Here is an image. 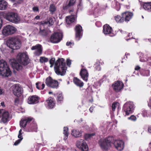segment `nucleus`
I'll use <instances>...</instances> for the list:
<instances>
[{
    "instance_id": "obj_22",
    "label": "nucleus",
    "mask_w": 151,
    "mask_h": 151,
    "mask_svg": "<svg viewBox=\"0 0 151 151\" xmlns=\"http://www.w3.org/2000/svg\"><path fill=\"white\" fill-rule=\"evenodd\" d=\"M80 74L82 78L84 81H87L88 76L87 70L85 68H82L80 73Z\"/></svg>"
},
{
    "instance_id": "obj_10",
    "label": "nucleus",
    "mask_w": 151,
    "mask_h": 151,
    "mask_svg": "<svg viewBox=\"0 0 151 151\" xmlns=\"http://www.w3.org/2000/svg\"><path fill=\"white\" fill-rule=\"evenodd\" d=\"M63 35L59 32H54L53 34L50 38L51 42L53 43H57L60 42L62 39Z\"/></svg>"
},
{
    "instance_id": "obj_7",
    "label": "nucleus",
    "mask_w": 151,
    "mask_h": 151,
    "mask_svg": "<svg viewBox=\"0 0 151 151\" xmlns=\"http://www.w3.org/2000/svg\"><path fill=\"white\" fill-rule=\"evenodd\" d=\"M134 105L133 102L129 101L126 102L123 105V110L125 112L126 115H128L134 111Z\"/></svg>"
},
{
    "instance_id": "obj_52",
    "label": "nucleus",
    "mask_w": 151,
    "mask_h": 151,
    "mask_svg": "<svg viewBox=\"0 0 151 151\" xmlns=\"http://www.w3.org/2000/svg\"><path fill=\"white\" fill-rule=\"evenodd\" d=\"M66 61L67 65L70 66L71 64V60L69 59H67Z\"/></svg>"
},
{
    "instance_id": "obj_40",
    "label": "nucleus",
    "mask_w": 151,
    "mask_h": 151,
    "mask_svg": "<svg viewBox=\"0 0 151 151\" xmlns=\"http://www.w3.org/2000/svg\"><path fill=\"white\" fill-rule=\"evenodd\" d=\"M86 91L87 92V94H90L93 93V91L92 89V87L89 86L86 89Z\"/></svg>"
},
{
    "instance_id": "obj_38",
    "label": "nucleus",
    "mask_w": 151,
    "mask_h": 151,
    "mask_svg": "<svg viewBox=\"0 0 151 151\" xmlns=\"http://www.w3.org/2000/svg\"><path fill=\"white\" fill-rule=\"evenodd\" d=\"M119 104L117 102H114L113 103L112 106V110L114 111L115 110L116 108H119Z\"/></svg>"
},
{
    "instance_id": "obj_57",
    "label": "nucleus",
    "mask_w": 151,
    "mask_h": 151,
    "mask_svg": "<svg viewBox=\"0 0 151 151\" xmlns=\"http://www.w3.org/2000/svg\"><path fill=\"white\" fill-rule=\"evenodd\" d=\"M148 106L150 108H151V97L150 99V102L148 104Z\"/></svg>"
},
{
    "instance_id": "obj_36",
    "label": "nucleus",
    "mask_w": 151,
    "mask_h": 151,
    "mask_svg": "<svg viewBox=\"0 0 151 151\" xmlns=\"http://www.w3.org/2000/svg\"><path fill=\"white\" fill-rule=\"evenodd\" d=\"M22 134H19L18 136V137L19 138V139L17 140L16 142L14 143V145H17L18 144H19L21 142L22 140L23 139V137H22Z\"/></svg>"
},
{
    "instance_id": "obj_14",
    "label": "nucleus",
    "mask_w": 151,
    "mask_h": 151,
    "mask_svg": "<svg viewBox=\"0 0 151 151\" xmlns=\"http://www.w3.org/2000/svg\"><path fill=\"white\" fill-rule=\"evenodd\" d=\"M114 90L118 92L120 91L124 86L123 83L121 81H116L112 85Z\"/></svg>"
},
{
    "instance_id": "obj_15",
    "label": "nucleus",
    "mask_w": 151,
    "mask_h": 151,
    "mask_svg": "<svg viewBox=\"0 0 151 151\" xmlns=\"http://www.w3.org/2000/svg\"><path fill=\"white\" fill-rule=\"evenodd\" d=\"M133 15L132 13L126 11L122 13L121 15L123 19V22L125 21L127 23L131 19Z\"/></svg>"
},
{
    "instance_id": "obj_41",
    "label": "nucleus",
    "mask_w": 151,
    "mask_h": 151,
    "mask_svg": "<svg viewBox=\"0 0 151 151\" xmlns=\"http://www.w3.org/2000/svg\"><path fill=\"white\" fill-rule=\"evenodd\" d=\"M40 62L43 63L44 62H47L48 61V60L47 58L45 57H40Z\"/></svg>"
},
{
    "instance_id": "obj_3",
    "label": "nucleus",
    "mask_w": 151,
    "mask_h": 151,
    "mask_svg": "<svg viewBox=\"0 0 151 151\" xmlns=\"http://www.w3.org/2000/svg\"><path fill=\"white\" fill-rule=\"evenodd\" d=\"M114 141L112 137H109L105 139H101L99 141V144L101 148L104 150H107L111 146Z\"/></svg>"
},
{
    "instance_id": "obj_8",
    "label": "nucleus",
    "mask_w": 151,
    "mask_h": 151,
    "mask_svg": "<svg viewBox=\"0 0 151 151\" xmlns=\"http://www.w3.org/2000/svg\"><path fill=\"white\" fill-rule=\"evenodd\" d=\"M45 83L48 87L52 88H57L58 87V81L53 80L50 77L47 78L45 80Z\"/></svg>"
},
{
    "instance_id": "obj_17",
    "label": "nucleus",
    "mask_w": 151,
    "mask_h": 151,
    "mask_svg": "<svg viewBox=\"0 0 151 151\" xmlns=\"http://www.w3.org/2000/svg\"><path fill=\"white\" fill-rule=\"evenodd\" d=\"M10 64L13 69H16L17 70H19L22 69V66L17 62V61L15 59H11L10 61Z\"/></svg>"
},
{
    "instance_id": "obj_49",
    "label": "nucleus",
    "mask_w": 151,
    "mask_h": 151,
    "mask_svg": "<svg viewBox=\"0 0 151 151\" xmlns=\"http://www.w3.org/2000/svg\"><path fill=\"white\" fill-rule=\"evenodd\" d=\"M32 10L34 12H39V9L37 6H35L32 8Z\"/></svg>"
},
{
    "instance_id": "obj_23",
    "label": "nucleus",
    "mask_w": 151,
    "mask_h": 151,
    "mask_svg": "<svg viewBox=\"0 0 151 151\" xmlns=\"http://www.w3.org/2000/svg\"><path fill=\"white\" fill-rule=\"evenodd\" d=\"M33 119L32 117H27L21 120L20 122V126L23 127H25L27 124L30 122Z\"/></svg>"
},
{
    "instance_id": "obj_43",
    "label": "nucleus",
    "mask_w": 151,
    "mask_h": 151,
    "mask_svg": "<svg viewBox=\"0 0 151 151\" xmlns=\"http://www.w3.org/2000/svg\"><path fill=\"white\" fill-rule=\"evenodd\" d=\"M55 59L54 58H51L49 60V63L50 64V67L52 68L53 66L55 63Z\"/></svg>"
},
{
    "instance_id": "obj_44",
    "label": "nucleus",
    "mask_w": 151,
    "mask_h": 151,
    "mask_svg": "<svg viewBox=\"0 0 151 151\" xmlns=\"http://www.w3.org/2000/svg\"><path fill=\"white\" fill-rule=\"evenodd\" d=\"M19 96H17V97L15 98L14 102L15 104H17L19 103V101L21 99L22 97L19 95Z\"/></svg>"
},
{
    "instance_id": "obj_30",
    "label": "nucleus",
    "mask_w": 151,
    "mask_h": 151,
    "mask_svg": "<svg viewBox=\"0 0 151 151\" xmlns=\"http://www.w3.org/2000/svg\"><path fill=\"white\" fill-rule=\"evenodd\" d=\"M48 34V31L45 29H42L41 27L40 28V31L39 32V35L42 36H47Z\"/></svg>"
},
{
    "instance_id": "obj_24",
    "label": "nucleus",
    "mask_w": 151,
    "mask_h": 151,
    "mask_svg": "<svg viewBox=\"0 0 151 151\" xmlns=\"http://www.w3.org/2000/svg\"><path fill=\"white\" fill-rule=\"evenodd\" d=\"M77 16L74 15L67 16L66 17V22L67 24H70L76 21Z\"/></svg>"
},
{
    "instance_id": "obj_21",
    "label": "nucleus",
    "mask_w": 151,
    "mask_h": 151,
    "mask_svg": "<svg viewBox=\"0 0 151 151\" xmlns=\"http://www.w3.org/2000/svg\"><path fill=\"white\" fill-rule=\"evenodd\" d=\"M41 47L40 45L37 44L35 46H32L31 49L32 50H36L35 54L36 55L39 56L42 54V52Z\"/></svg>"
},
{
    "instance_id": "obj_2",
    "label": "nucleus",
    "mask_w": 151,
    "mask_h": 151,
    "mask_svg": "<svg viewBox=\"0 0 151 151\" xmlns=\"http://www.w3.org/2000/svg\"><path fill=\"white\" fill-rule=\"evenodd\" d=\"M12 72L7 63L3 60H0V75L3 76L8 77L11 76Z\"/></svg>"
},
{
    "instance_id": "obj_48",
    "label": "nucleus",
    "mask_w": 151,
    "mask_h": 151,
    "mask_svg": "<svg viewBox=\"0 0 151 151\" xmlns=\"http://www.w3.org/2000/svg\"><path fill=\"white\" fill-rule=\"evenodd\" d=\"M71 7L70 5H69L68 4L67 5H66L65 6L64 5L63 6V9L64 10H67L69 9V8Z\"/></svg>"
},
{
    "instance_id": "obj_53",
    "label": "nucleus",
    "mask_w": 151,
    "mask_h": 151,
    "mask_svg": "<svg viewBox=\"0 0 151 151\" xmlns=\"http://www.w3.org/2000/svg\"><path fill=\"white\" fill-rule=\"evenodd\" d=\"M13 1L17 2V3H21L23 0H13Z\"/></svg>"
},
{
    "instance_id": "obj_16",
    "label": "nucleus",
    "mask_w": 151,
    "mask_h": 151,
    "mask_svg": "<svg viewBox=\"0 0 151 151\" xmlns=\"http://www.w3.org/2000/svg\"><path fill=\"white\" fill-rule=\"evenodd\" d=\"M133 15L132 13L126 11L122 13L121 15L123 19V22L125 21L127 23L131 19Z\"/></svg>"
},
{
    "instance_id": "obj_39",
    "label": "nucleus",
    "mask_w": 151,
    "mask_h": 151,
    "mask_svg": "<svg viewBox=\"0 0 151 151\" xmlns=\"http://www.w3.org/2000/svg\"><path fill=\"white\" fill-rule=\"evenodd\" d=\"M37 127L36 123H34L31 124V131H37Z\"/></svg>"
},
{
    "instance_id": "obj_6",
    "label": "nucleus",
    "mask_w": 151,
    "mask_h": 151,
    "mask_svg": "<svg viewBox=\"0 0 151 151\" xmlns=\"http://www.w3.org/2000/svg\"><path fill=\"white\" fill-rule=\"evenodd\" d=\"M17 59L19 63L24 65H28L29 61L28 56L24 53H19L17 55Z\"/></svg>"
},
{
    "instance_id": "obj_64",
    "label": "nucleus",
    "mask_w": 151,
    "mask_h": 151,
    "mask_svg": "<svg viewBox=\"0 0 151 151\" xmlns=\"http://www.w3.org/2000/svg\"><path fill=\"white\" fill-rule=\"evenodd\" d=\"M4 104V103L3 102H1V104L3 106V104Z\"/></svg>"
},
{
    "instance_id": "obj_19",
    "label": "nucleus",
    "mask_w": 151,
    "mask_h": 151,
    "mask_svg": "<svg viewBox=\"0 0 151 151\" xmlns=\"http://www.w3.org/2000/svg\"><path fill=\"white\" fill-rule=\"evenodd\" d=\"M115 148L118 150H121L124 148V142L121 140H115L114 142H113Z\"/></svg>"
},
{
    "instance_id": "obj_58",
    "label": "nucleus",
    "mask_w": 151,
    "mask_h": 151,
    "mask_svg": "<svg viewBox=\"0 0 151 151\" xmlns=\"http://www.w3.org/2000/svg\"><path fill=\"white\" fill-rule=\"evenodd\" d=\"M148 132L149 133H151V126L148 127Z\"/></svg>"
},
{
    "instance_id": "obj_27",
    "label": "nucleus",
    "mask_w": 151,
    "mask_h": 151,
    "mask_svg": "<svg viewBox=\"0 0 151 151\" xmlns=\"http://www.w3.org/2000/svg\"><path fill=\"white\" fill-rule=\"evenodd\" d=\"M48 106L50 108H52L55 104L54 100L51 97H50L46 100Z\"/></svg>"
},
{
    "instance_id": "obj_26",
    "label": "nucleus",
    "mask_w": 151,
    "mask_h": 151,
    "mask_svg": "<svg viewBox=\"0 0 151 151\" xmlns=\"http://www.w3.org/2000/svg\"><path fill=\"white\" fill-rule=\"evenodd\" d=\"M73 82L75 85L80 88H81L83 86V83L77 77H74Z\"/></svg>"
},
{
    "instance_id": "obj_63",
    "label": "nucleus",
    "mask_w": 151,
    "mask_h": 151,
    "mask_svg": "<svg viewBox=\"0 0 151 151\" xmlns=\"http://www.w3.org/2000/svg\"><path fill=\"white\" fill-rule=\"evenodd\" d=\"M130 38H128H128H127V39H126V40H127V41H128L129 40H130Z\"/></svg>"
},
{
    "instance_id": "obj_32",
    "label": "nucleus",
    "mask_w": 151,
    "mask_h": 151,
    "mask_svg": "<svg viewBox=\"0 0 151 151\" xmlns=\"http://www.w3.org/2000/svg\"><path fill=\"white\" fill-rule=\"evenodd\" d=\"M68 128L67 127H64L63 128V134H64V139L66 140L67 139L69 134L68 132Z\"/></svg>"
},
{
    "instance_id": "obj_11",
    "label": "nucleus",
    "mask_w": 151,
    "mask_h": 151,
    "mask_svg": "<svg viewBox=\"0 0 151 151\" xmlns=\"http://www.w3.org/2000/svg\"><path fill=\"white\" fill-rule=\"evenodd\" d=\"M76 145L78 148L83 151H87L88 150L87 144L83 139H80L77 140Z\"/></svg>"
},
{
    "instance_id": "obj_61",
    "label": "nucleus",
    "mask_w": 151,
    "mask_h": 151,
    "mask_svg": "<svg viewBox=\"0 0 151 151\" xmlns=\"http://www.w3.org/2000/svg\"><path fill=\"white\" fill-rule=\"evenodd\" d=\"M93 107L91 106L89 110V111L91 112H92L93 110Z\"/></svg>"
},
{
    "instance_id": "obj_55",
    "label": "nucleus",
    "mask_w": 151,
    "mask_h": 151,
    "mask_svg": "<svg viewBox=\"0 0 151 151\" xmlns=\"http://www.w3.org/2000/svg\"><path fill=\"white\" fill-rule=\"evenodd\" d=\"M140 67L138 65L136 66L135 67L134 69L136 70H138L140 69Z\"/></svg>"
},
{
    "instance_id": "obj_37",
    "label": "nucleus",
    "mask_w": 151,
    "mask_h": 151,
    "mask_svg": "<svg viewBox=\"0 0 151 151\" xmlns=\"http://www.w3.org/2000/svg\"><path fill=\"white\" fill-rule=\"evenodd\" d=\"M142 115L144 117L150 116H151V113L150 111L145 110L142 112Z\"/></svg>"
},
{
    "instance_id": "obj_50",
    "label": "nucleus",
    "mask_w": 151,
    "mask_h": 151,
    "mask_svg": "<svg viewBox=\"0 0 151 151\" xmlns=\"http://www.w3.org/2000/svg\"><path fill=\"white\" fill-rule=\"evenodd\" d=\"M128 119L132 121H135L136 120V117L132 115L128 118Z\"/></svg>"
},
{
    "instance_id": "obj_56",
    "label": "nucleus",
    "mask_w": 151,
    "mask_h": 151,
    "mask_svg": "<svg viewBox=\"0 0 151 151\" xmlns=\"http://www.w3.org/2000/svg\"><path fill=\"white\" fill-rule=\"evenodd\" d=\"M40 16L39 15L36 16L34 18V20H39L40 19Z\"/></svg>"
},
{
    "instance_id": "obj_13",
    "label": "nucleus",
    "mask_w": 151,
    "mask_h": 151,
    "mask_svg": "<svg viewBox=\"0 0 151 151\" xmlns=\"http://www.w3.org/2000/svg\"><path fill=\"white\" fill-rule=\"evenodd\" d=\"M103 33L105 35H109L111 37L115 35L116 34L113 32L112 27L108 24H105L103 26Z\"/></svg>"
},
{
    "instance_id": "obj_59",
    "label": "nucleus",
    "mask_w": 151,
    "mask_h": 151,
    "mask_svg": "<svg viewBox=\"0 0 151 151\" xmlns=\"http://www.w3.org/2000/svg\"><path fill=\"white\" fill-rule=\"evenodd\" d=\"M95 68L99 70H100V68L99 65H97L95 67Z\"/></svg>"
},
{
    "instance_id": "obj_18",
    "label": "nucleus",
    "mask_w": 151,
    "mask_h": 151,
    "mask_svg": "<svg viewBox=\"0 0 151 151\" xmlns=\"http://www.w3.org/2000/svg\"><path fill=\"white\" fill-rule=\"evenodd\" d=\"M1 115H2V117L1 120V122H2L4 123H6L9 121L11 118L8 112L5 111L3 110V113H2Z\"/></svg>"
},
{
    "instance_id": "obj_54",
    "label": "nucleus",
    "mask_w": 151,
    "mask_h": 151,
    "mask_svg": "<svg viewBox=\"0 0 151 151\" xmlns=\"http://www.w3.org/2000/svg\"><path fill=\"white\" fill-rule=\"evenodd\" d=\"M4 90L0 87V94H2L4 93Z\"/></svg>"
},
{
    "instance_id": "obj_60",
    "label": "nucleus",
    "mask_w": 151,
    "mask_h": 151,
    "mask_svg": "<svg viewBox=\"0 0 151 151\" xmlns=\"http://www.w3.org/2000/svg\"><path fill=\"white\" fill-rule=\"evenodd\" d=\"M72 44V42H66V45L68 46L69 45H70L71 44Z\"/></svg>"
},
{
    "instance_id": "obj_28",
    "label": "nucleus",
    "mask_w": 151,
    "mask_h": 151,
    "mask_svg": "<svg viewBox=\"0 0 151 151\" xmlns=\"http://www.w3.org/2000/svg\"><path fill=\"white\" fill-rule=\"evenodd\" d=\"M71 134L72 135L76 137H81L82 135L81 132L77 129L72 130Z\"/></svg>"
},
{
    "instance_id": "obj_4",
    "label": "nucleus",
    "mask_w": 151,
    "mask_h": 151,
    "mask_svg": "<svg viewBox=\"0 0 151 151\" xmlns=\"http://www.w3.org/2000/svg\"><path fill=\"white\" fill-rule=\"evenodd\" d=\"M7 44L10 48L14 50L19 49L21 46L20 40L16 37L10 38L7 41Z\"/></svg>"
},
{
    "instance_id": "obj_33",
    "label": "nucleus",
    "mask_w": 151,
    "mask_h": 151,
    "mask_svg": "<svg viewBox=\"0 0 151 151\" xmlns=\"http://www.w3.org/2000/svg\"><path fill=\"white\" fill-rule=\"evenodd\" d=\"M49 10L51 14H53L56 10V7L54 4H52L50 5Z\"/></svg>"
},
{
    "instance_id": "obj_51",
    "label": "nucleus",
    "mask_w": 151,
    "mask_h": 151,
    "mask_svg": "<svg viewBox=\"0 0 151 151\" xmlns=\"http://www.w3.org/2000/svg\"><path fill=\"white\" fill-rule=\"evenodd\" d=\"M48 23V22H47V21H43L42 22H40V25H43L44 24H47Z\"/></svg>"
},
{
    "instance_id": "obj_35",
    "label": "nucleus",
    "mask_w": 151,
    "mask_h": 151,
    "mask_svg": "<svg viewBox=\"0 0 151 151\" xmlns=\"http://www.w3.org/2000/svg\"><path fill=\"white\" fill-rule=\"evenodd\" d=\"M115 20L117 23H122L123 22V19H122V16L117 15L114 17Z\"/></svg>"
},
{
    "instance_id": "obj_25",
    "label": "nucleus",
    "mask_w": 151,
    "mask_h": 151,
    "mask_svg": "<svg viewBox=\"0 0 151 151\" xmlns=\"http://www.w3.org/2000/svg\"><path fill=\"white\" fill-rule=\"evenodd\" d=\"M14 94H22L23 93V89L19 85L15 86L13 90Z\"/></svg>"
},
{
    "instance_id": "obj_31",
    "label": "nucleus",
    "mask_w": 151,
    "mask_h": 151,
    "mask_svg": "<svg viewBox=\"0 0 151 151\" xmlns=\"http://www.w3.org/2000/svg\"><path fill=\"white\" fill-rule=\"evenodd\" d=\"M143 8L145 10L151 12V2L145 3L143 5Z\"/></svg>"
},
{
    "instance_id": "obj_46",
    "label": "nucleus",
    "mask_w": 151,
    "mask_h": 151,
    "mask_svg": "<svg viewBox=\"0 0 151 151\" xmlns=\"http://www.w3.org/2000/svg\"><path fill=\"white\" fill-rule=\"evenodd\" d=\"M76 2V0H70L69 3V5H70L71 6H73Z\"/></svg>"
},
{
    "instance_id": "obj_34",
    "label": "nucleus",
    "mask_w": 151,
    "mask_h": 151,
    "mask_svg": "<svg viewBox=\"0 0 151 151\" xmlns=\"http://www.w3.org/2000/svg\"><path fill=\"white\" fill-rule=\"evenodd\" d=\"M36 88L39 90L43 89L45 86V84L44 83L42 84L41 82H38L36 83Z\"/></svg>"
},
{
    "instance_id": "obj_62",
    "label": "nucleus",
    "mask_w": 151,
    "mask_h": 151,
    "mask_svg": "<svg viewBox=\"0 0 151 151\" xmlns=\"http://www.w3.org/2000/svg\"><path fill=\"white\" fill-rule=\"evenodd\" d=\"M22 129H20L19 131V134H20V133L22 134Z\"/></svg>"
},
{
    "instance_id": "obj_9",
    "label": "nucleus",
    "mask_w": 151,
    "mask_h": 151,
    "mask_svg": "<svg viewBox=\"0 0 151 151\" xmlns=\"http://www.w3.org/2000/svg\"><path fill=\"white\" fill-rule=\"evenodd\" d=\"M16 28L10 25H7L4 27L2 31L3 35L6 36L14 34L15 32Z\"/></svg>"
},
{
    "instance_id": "obj_29",
    "label": "nucleus",
    "mask_w": 151,
    "mask_h": 151,
    "mask_svg": "<svg viewBox=\"0 0 151 151\" xmlns=\"http://www.w3.org/2000/svg\"><path fill=\"white\" fill-rule=\"evenodd\" d=\"M7 2L4 0H0V10L5 9L7 6Z\"/></svg>"
},
{
    "instance_id": "obj_12",
    "label": "nucleus",
    "mask_w": 151,
    "mask_h": 151,
    "mask_svg": "<svg viewBox=\"0 0 151 151\" xmlns=\"http://www.w3.org/2000/svg\"><path fill=\"white\" fill-rule=\"evenodd\" d=\"M75 32V38L76 40L78 41L80 40L82 36L83 29L81 25L78 24L74 28Z\"/></svg>"
},
{
    "instance_id": "obj_45",
    "label": "nucleus",
    "mask_w": 151,
    "mask_h": 151,
    "mask_svg": "<svg viewBox=\"0 0 151 151\" xmlns=\"http://www.w3.org/2000/svg\"><path fill=\"white\" fill-rule=\"evenodd\" d=\"M47 22L50 25H53L54 23L53 18L50 17L47 19Z\"/></svg>"
},
{
    "instance_id": "obj_47",
    "label": "nucleus",
    "mask_w": 151,
    "mask_h": 151,
    "mask_svg": "<svg viewBox=\"0 0 151 151\" xmlns=\"http://www.w3.org/2000/svg\"><path fill=\"white\" fill-rule=\"evenodd\" d=\"M63 99V96L61 95H58V96H57V101L58 102L62 101Z\"/></svg>"
},
{
    "instance_id": "obj_20",
    "label": "nucleus",
    "mask_w": 151,
    "mask_h": 151,
    "mask_svg": "<svg viewBox=\"0 0 151 151\" xmlns=\"http://www.w3.org/2000/svg\"><path fill=\"white\" fill-rule=\"evenodd\" d=\"M40 98L36 95L29 96L27 102L30 104H34L39 102Z\"/></svg>"
},
{
    "instance_id": "obj_1",
    "label": "nucleus",
    "mask_w": 151,
    "mask_h": 151,
    "mask_svg": "<svg viewBox=\"0 0 151 151\" xmlns=\"http://www.w3.org/2000/svg\"><path fill=\"white\" fill-rule=\"evenodd\" d=\"M54 68L56 74L61 76L64 75L67 68L65 60L63 58L58 59L55 63Z\"/></svg>"
},
{
    "instance_id": "obj_42",
    "label": "nucleus",
    "mask_w": 151,
    "mask_h": 151,
    "mask_svg": "<svg viewBox=\"0 0 151 151\" xmlns=\"http://www.w3.org/2000/svg\"><path fill=\"white\" fill-rule=\"evenodd\" d=\"M95 134L94 133L91 134H86L85 135V138L86 140H87L91 138L92 137L94 136Z\"/></svg>"
},
{
    "instance_id": "obj_5",
    "label": "nucleus",
    "mask_w": 151,
    "mask_h": 151,
    "mask_svg": "<svg viewBox=\"0 0 151 151\" xmlns=\"http://www.w3.org/2000/svg\"><path fill=\"white\" fill-rule=\"evenodd\" d=\"M4 17L7 20L16 24L20 21V18L17 14L13 12H9L5 14Z\"/></svg>"
}]
</instances>
